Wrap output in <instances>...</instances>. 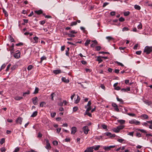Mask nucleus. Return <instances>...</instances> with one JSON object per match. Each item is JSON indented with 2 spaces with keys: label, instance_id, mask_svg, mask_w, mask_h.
Here are the masks:
<instances>
[{
  "label": "nucleus",
  "instance_id": "1",
  "mask_svg": "<svg viewBox=\"0 0 152 152\" xmlns=\"http://www.w3.org/2000/svg\"><path fill=\"white\" fill-rule=\"evenodd\" d=\"M152 47L146 46L144 50V52L146 53V54H149L152 51Z\"/></svg>",
  "mask_w": 152,
  "mask_h": 152
},
{
  "label": "nucleus",
  "instance_id": "2",
  "mask_svg": "<svg viewBox=\"0 0 152 152\" xmlns=\"http://www.w3.org/2000/svg\"><path fill=\"white\" fill-rule=\"evenodd\" d=\"M33 103L34 105H36L38 104V99L37 97H35L32 99Z\"/></svg>",
  "mask_w": 152,
  "mask_h": 152
},
{
  "label": "nucleus",
  "instance_id": "3",
  "mask_svg": "<svg viewBox=\"0 0 152 152\" xmlns=\"http://www.w3.org/2000/svg\"><path fill=\"white\" fill-rule=\"evenodd\" d=\"M23 118L20 117H18L16 120V122L17 124H21L22 122Z\"/></svg>",
  "mask_w": 152,
  "mask_h": 152
},
{
  "label": "nucleus",
  "instance_id": "4",
  "mask_svg": "<svg viewBox=\"0 0 152 152\" xmlns=\"http://www.w3.org/2000/svg\"><path fill=\"white\" fill-rule=\"evenodd\" d=\"M16 53L14 54V56L16 58H18L20 56V53L18 50L16 51Z\"/></svg>",
  "mask_w": 152,
  "mask_h": 152
},
{
  "label": "nucleus",
  "instance_id": "5",
  "mask_svg": "<svg viewBox=\"0 0 152 152\" xmlns=\"http://www.w3.org/2000/svg\"><path fill=\"white\" fill-rule=\"evenodd\" d=\"M83 130L84 133L86 134H87L88 133V131H89L88 127L87 126L83 127Z\"/></svg>",
  "mask_w": 152,
  "mask_h": 152
},
{
  "label": "nucleus",
  "instance_id": "6",
  "mask_svg": "<svg viewBox=\"0 0 152 152\" xmlns=\"http://www.w3.org/2000/svg\"><path fill=\"white\" fill-rule=\"evenodd\" d=\"M93 151L94 150L92 149V147H90L87 148L84 152H93Z\"/></svg>",
  "mask_w": 152,
  "mask_h": 152
},
{
  "label": "nucleus",
  "instance_id": "7",
  "mask_svg": "<svg viewBox=\"0 0 152 152\" xmlns=\"http://www.w3.org/2000/svg\"><path fill=\"white\" fill-rule=\"evenodd\" d=\"M46 145L45 147V148L47 149H50L51 147L50 143L48 141V140H47L46 141Z\"/></svg>",
  "mask_w": 152,
  "mask_h": 152
},
{
  "label": "nucleus",
  "instance_id": "8",
  "mask_svg": "<svg viewBox=\"0 0 152 152\" xmlns=\"http://www.w3.org/2000/svg\"><path fill=\"white\" fill-rule=\"evenodd\" d=\"M91 42H92L93 43L91 45V47L94 48L98 44V42L96 40H92V41Z\"/></svg>",
  "mask_w": 152,
  "mask_h": 152
},
{
  "label": "nucleus",
  "instance_id": "9",
  "mask_svg": "<svg viewBox=\"0 0 152 152\" xmlns=\"http://www.w3.org/2000/svg\"><path fill=\"white\" fill-rule=\"evenodd\" d=\"M77 131V128L75 127H73L71 128V134H74Z\"/></svg>",
  "mask_w": 152,
  "mask_h": 152
},
{
  "label": "nucleus",
  "instance_id": "10",
  "mask_svg": "<svg viewBox=\"0 0 152 152\" xmlns=\"http://www.w3.org/2000/svg\"><path fill=\"white\" fill-rule=\"evenodd\" d=\"M61 80L62 81L66 83H68L69 82V80L68 79H66L64 77H62Z\"/></svg>",
  "mask_w": 152,
  "mask_h": 152
},
{
  "label": "nucleus",
  "instance_id": "11",
  "mask_svg": "<svg viewBox=\"0 0 152 152\" xmlns=\"http://www.w3.org/2000/svg\"><path fill=\"white\" fill-rule=\"evenodd\" d=\"M91 147H92L93 150L94 149L95 150L97 151L99 149V148L100 147V145H97L96 146H91Z\"/></svg>",
  "mask_w": 152,
  "mask_h": 152
},
{
  "label": "nucleus",
  "instance_id": "12",
  "mask_svg": "<svg viewBox=\"0 0 152 152\" xmlns=\"http://www.w3.org/2000/svg\"><path fill=\"white\" fill-rule=\"evenodd\" d=\"M23 99V97L18 96H16L14 98V99L17 101H19Z\"/></svg>",
  "mask_w": 152,
  "mask_h": 152
},
{
  "label": "nucleus",
  "instance_id": "13",
  "mask_svg": "<svg viewBox=\"0 0 152 152\" xmlns=\"http://www.w3.org/2000/svg\"><path fill=\"white\" fill-rule=\"evenodd\" d=\"M61 72V71L60 70L58 69L54 70L53 71V73L56 75L60 73Z\"/></svg>",
  "mask_w": 152,
  "mask_h": 152
},
{
  "label": "nucleus",
  "instance_id": "14",
  "mask_svg": "<svg viewBox=\"0 0 152 152\" xmlns=\"http://www.w3.org/2000/svg\"><path fill=\"white\" fill-rule=\"evenodd\" d=\"M102 58L100 56H99L97 57L96 61H98V63L99 64L103 60L101 59Z\"/></svg>",
  "mask_w": 152,
  "mask_h": 152
},
{
  "label": "nucleus",
  "instance_id": "15",
  "mask_svg": "<svg viewBox=\"0 0 152 152\" xmlns=\"http://www.w3.org/2000/svg\"><path fill=\"white\" fill-rule=\"evenodd\" d=\"M80 100V97L78 95H77V99L75 100V103L76 104H77L79 103Z\"/></svg>",
  "mask_w": 152,
  "mask_h": 152
},
{
  "label": "nucleus",
  "instance_id": "16",
  "mask_svg": "<svg viewBox=\"0 0 152 152\" xmlns=\"http://www.w3.org/2000/svg\"><path fill=\"white\" fill-rule=\"evenodd\" d=\"M34 12L38 15H40L42 13V11L41 10H38L35 11Z\"/></svg>",
  "mask_w": 152,
  "mask_h": 152
},
{
  "label": "nucleus",
  "instance_id": "17",
  "mask_svg": "<svg viewBox=\"0 0 152 152\" xmlns=\"http://www.w3.org/2000/svg\"><path fill=\"white\" fill-rule=\"evenodd\" d=\"M46 103L44 102H41L39 104L40 106L41 107H43L45 106Z\"/></svg>",
  "mask_w": 152,
  "mask_h": 152
},
{
  "label": "nucleus",
  "instance_id": "18",
  "mask_svg": "<svg viewBox=\"0 0 152 152\" xmlns=\"http://www.w3.org/2000/svg\"><path fill=\"white\" fill-rule=\"evenodd\" d=\"M30 94V91L29 90H28L26 92L23 93V96H26V95H28Z\"/></svg>",
  "mask_w": 152,
  "mask_h": 152
},
{
  "label": "nucleus",
  "instance_id": "19",
  "mask_svg": "<svg viewBox=\"0 0 152 152\" xmlns=\"http://www.w3.org/2000/svg\"><path fill=\"white\" fill-rule=\"evenodd\" d=\"M37 111H35L33 113L31 116V117H34L37 115Z\"/></svg>",
  "mask_w": 152,
  "mask_h": 152
},
{
  "label": "nucleus",
  "instance_id": "20",
  "mask_svg": "<svg viewBox=\"0 0 152 152\" xmlns=\"http://www.w3.org/2000/svg\"><path fill=\"white\" fill-rule=\"evenodd\" d=\"M134 8L137 10H140L141 9V7L138 5L136 4L134 6Z\"/></svg>",
  "mask_w": 152,
  "mask_h": 152
},
{
  "label": "nucleus",
  "instance_id": "21",
  "mask_svg": "<svg viewBox=\"0 0 152 152\" xmlns=\"http://www.w3.org/2000/svg\"><path fill=\"white\" fill-rule=\"evenodd\" d=\"M91 40L89 39H87L85 42V45L86 46H87L88 44L90 43V42H91Z\"/></svg>",
  "mask_w": 152,
  "mask_h": 152
},
{
  "label": "nucleus",
  "instance_id": "22",
  "mask_svg": "<svg viewBox=\"0 0 152 152\" xmlns=\"http://www.w3.org/2000/svg\"><path fill=\"white\" fill-rule=\"evenodd\" d=\"M118 122L120 124H124L125 123V121L123 120H118Z\"/></svg>",
  "mask_w": 152,
  "mask_h": 152
},
{
  "label": "nucleus",
  "instance_id": "23",
  "mask_svg": "<svg viewBox=\"0 0 152 152\" xmlns=\"http://www.w3.org/2000/svg\"><path fill=\"white\" fill-rule=\"evenodd\" d=\"M2 11L3 12L5 15V16L6 17H7L8 16V14L4 8H2Z\"/></svg>",
  "mask_w": 152,
  "mask_h": 152
},
{
  "label": "nucleus",
  "instance_id": "24",
  "mask_svg": "<svg viewBox=\"0 0 152 152\" xmlns=\"http://www.w3.org/2000/svg\"><path fill=\"white\" fill-rule=\"evenodd\" d=\"M141 117L144 118V119H147L148 118V116L145 114L142 115L141 116Z\"/></svg>",
  "mask_w": 152,
  "mask_h": 152
},
{
  "label": "nucleus",
  "instance_id": "25",
  "mask_svg": "<svg viewBox=\"0 0 152 152\" xmlns=\"http://www.w3.org/2000/svg\"><path fill=\"white\" fill-rule=\"evenodd\" d=\"M66 35H67L68 37H74L75 36V35L72 34L70 33H66Z\"/></svg>",
  "mask_w": 152,
  "mask_h": 152
},
{
  "label": "nucleus",
  "instance_id": "26",
  "mask_svg": "<svg viewBox=\"0 0 152 152\" xmlns=\"http://www.w3.org/2000/svg\"><path fill=\"white\" fill-rule=\"evenodd\" d=\"M14 44L12 43V44L11 46L10 47L11 49V53H13V51H14Z\"/></svg>",
  "mask_w": 152,
  "mask_h": 152
},
{
  "label": "nucleus",
  "instance_id": "27",
  "mask_svg": "<svg viewBox=\"0 0 152 152\" xmlns=\"http://www.w3.org/2000/svg\"><path fill=\"white\" fill-rule=\"evenodd\" d=\"M69 47L67 48V50H66V55L67 56H69Z\"/></svg>",
  "mask_w": 152,
  "mask_h": 152
},
{
  "label": "nucleus",
  "instance_id": "28",
  "mask_svg": "<svg viewBox=\"0 0 152 152\" xmlns=\"http://www.w3.org/2000/svg\"><path fill=\"white\" fill-rule=\"evenodd\" d=\"M77 22L76 21H74V22H72L70 23V26H73L75 25H76L77 24Z\"/></svg>",
  "mask_w": 152,
  "mask_h": 152
},
{
  "label": "nucleus",
  "instance_id": "29",
  "mask_svg": "<svg viewBox=\"0 0 152 152\" xmlns=\"http://www.w3.org/2000/svg\"><path fill=\"white\" fill-rule=\"evenodd\" d=\"M124 125H121L117 126L118 130H119V131L121 129H123L124 128Z\"/></svg>",
  "mask_w": 152,
  "mask_h": 152
},
{
  "label": "nucleus",
  "instance_id": "30",
  "mask_svg": "<svg viewBox=\"0 0 152 152\" xmlns=\"http://www.w3.org/2000/svg\"><path fill=\"white\" fill-rule=\"evenodd\" d=\"M39 88L37 87H36L35 91L34 92V94H37L38 93Z\"/></svg>",
  "mask_w": 152,
  "mask_h": 152
},
{
  "label": "nucleus",
  "instance_id": "31",
  "mask_svg": "<svg viewBox=\"0 0 152 152\" xmlns=\"http://www.w3.org/2000/svg\"><path fill=\"white\" fill-rule=\"evenodd\" d=\"M117 99L118 101L120 102L122 104L124 103V101L123 100L119 98L118 97H117Z\"/></svg>",
  "mask_w": 152,
  "mask_h": 152
},
{
  "label": "nucleus",
  "instance_id": "32",
  "mask_svg": "<svg viewBox=\"0 0 152 152\" xmlns=\"http://www.w3.org/2000/svg\"><path fill=\"white\" fill-rule=\"evenodd\" d=\"M106 151H108L110 150V149L109 146L104 147L103 148Z\"/></svg>",
  "mask_w": 152,
  "mask_h": 152
},
{
  "label": "nucleus",
  "instance_id": "33",
  "mask_svg": "<svg viewBox=\"0 0 152 152\" xmlns=\"http://www.w3.org/2000/svg\"><path fill=\"white\" fill-rule=\"evenodd\" d=\"M38 38L36 36H35L33 38V39L35 41V42H34L35 43H37L38 42Z\"/></svg>",
  "mask_w": 152,
  "mask_h": 152
},
{
  "label": "nucleus",
  "instance_id": "34",
  "mask_svg": "<svg viewBox=\"0 0 152 152\" xmlns=\"http://www.w3.org/2000/svg\"><path fill=\"white\" fill-rule=\"evenodd\" d=\"M135 119H133L129 121V123L131 124H135Z\"/></svg>",
  "mask_w": 152,
  "mask_h": 152
},
{
  "label": "nucleus",
  "instance_id": "35",
  "mask_svg": "<svg viewBox=\"0 0 152 152\" xmlns=\"http://www.w3.org/2000/svg\"><path fill=\"white\" fill-rule=\"evenodd\" d=\"M144 102L146 104H148V105H150L151 104H152V102H151L145 101Z\"/></svg>",
  "mask_w": 152,
  "mask_h": 152
},
{
  "label": "nucleus",
  "instance_id": "36",
  "mask_svg": "<svg viewBox=\"0 0 152 152\" xmlns=\"http://www.w3.org/2000/svg\"><path fill=\"white\" fill-rule=\"evenodd\" d=\"M56 95L54 93H52L51 94L50 96L51 97V99L52 100H53V97L55 96Z\"/></svg>",
  "mask_w": 152,
  "mask_h": 152
},
{
  "label": "nucleus",
  "instance_id": "37",
  "mask_svg": "<svg viewBox=\"0 0 152 152\" xmlns=\"http://www.w3.org/2000/svg\"><path fill=\"white\" fill-rule=\"evenodd\" d=\"M130 14V12L129 11H127L124 12V15L125 16H127L128 15Z\"/></svg>",
  "mask_w": 152,
  "mask_h": 152
},
{
  "label": "nucleus",
  "instance_id": "38",
  "mask_svg": "<svg viewBox=\"0 0 152 152\" xmlns=\"http://www.w3.org/2000/svg\"><path fill=\"white\" fill-rule=\"evenodd\" d=\"M33 67V66L32 65H29L28 66L27 69L28 70H30L32 69Z\"/></svg>",
  "mask_w": 152,
  "mask_h": 152
},
{
  "label": "nucleus",
  "instance_id": "39",
  "mask_svg": "<svg viewBox=\"0 0 152 152\" xmlns=\"http://www.w3.org/2000/svg\"><path fill=\"white\" fill-rule=\"evenodd\" d=\"M129 29L128 28L126 27H124L122 30V31H127L129 30Z\"/></svg>",
  "mask_w": 152,
  "mask_h": 152
},
{
  "label": "nucleus",
  "instance_id": "40",
  "mask_svg": "<svg viewBox=\"0 0 152 152\" xmlns=\"http://www.w3.org/2000/svg\"><path fill=\"white\" fill-rule=\"evenodd\" d=\"M106 38L109 40V41L112 40L113 39V38L112 37L110 36H107L106 37Z\"/></svg>",
  "mask_w": 152,
  "mask_h": 152
},
{
  "label": "nucleus",
  "instance_id": "41",
  "mask_svg": "<svg viewBox=\"0 0 152 152\" xmlns=\"http://www.w3.org/2000/svg\"><path fill=\"white\" fill-rule=\"evenodd\" d=\"M113 131L116 133H118L120 131L118 130V128L117 127L116 128H114L113 129Z\"/></svg>",
  "mask_w": 152,
  "mask_h": 152
},
{
  "label": "nucleus",
  "instance_id": "42",
  "mask_svg": "<svg viewBox=\"0 0 152 152\" xmlns=\"http://www.w3.org/2000/svg\"><path fill=\"white\" fill-rule=\"evenodd\" d=\"M53 144L54 145H57L58 144V142L56 141H54L53 142Z\"/></svg>",
  "mask_w": 152,
  "mask_h": 152
},
{
  "label": "nucleus",
  "instance_id": "43",
  "mask_svg": "<svg viewBox=\"0 0 152 152\" xmlns=\"http://www.w3.org/2000/svg\"><path fill=\"white\" fill-rule=\"evenodd\" d=\"M142 28V26L141 23H140L137 26L138 29H141Z\"/></svg>",
  "mask_w": 152,
  "mask_h": 152
},
{
  "label": "nucleus",
  "instance_id": "44",
  "mask_svg": "<svg viewBox=\"0 0 152 152\" xmlns=\"http://www.w3.org/2000/svg\"><path fill=\"white\" fill-rule=\"evenodd\" d=\"M50 115H51V116L52 118H54L56 115V113L55 112L51 113H50Z\"/></svg>",
  "mask_w": 152,
  "mask_h": 152
},
{
  "label": "nucleus",
  "instance_id": "45",
  "mask_svg": "<svg viewBox=\"0 0 152 152\" xmlns=\"http://www.w3.org/2000/svg\"><path fill=\"white\" fill-rule=\"evenodd\" d=\"M5 142V139L4 138H2L1 139L0 143L1 145H2Z\"/></svg>",
  "mask_w": 152,
  "mask_h": 152
},
{
  "label": "nucleus",
  "instance_id": "46",
  "mask_svg": "<svg viewBox=\"0 0 152 152\" xmlns=\"http://www.w3.org/2000/svg\"><path fill=\"white\" fill-rule=\"evenodd\" d=\"M95 48H96V50L97 51H98L100 50V49H101V47L100 46H96Z\"/></svg>",
  "mask_w": 152,
  "mask_h": 152
},
{
  "label": "nucleus",
  "instance_id": "47",
  "mask_svg": "<svg viewBox=\"0 0 152 152\" xmlns=\"http://www.w3.org/2000/svg\"><path fill=\"white\" fill-rule=\"evenodd\" d=\"M11 66V64H9L7 67L6 69V71L7 72L9 70L10 67Z\"/></svg>",
  "mask_w": 152,
  "mask_h": 152
},
{
  "label": "nucleus",
  "instance_id": "48",
  "mask_svg": "<svg viewBox=\"0 0 152 152\" xmlns=\"http://www.w3.org/2000/svg\"><path fill=\"white\" fill-rule=\"evenodd\" d=\"M146 3L148 4V5L149 7H152V3L150 2L149 1H148L146 2Z\"/></svg>",
  "mask_w": 152,
  "mask_h": 152
},
{
  "label": "nucleus",
  "instance_id": "49",
  "mask_svg": "<svg viewBox=\"0 0 152 152\" xmlns=\"http://www.w3.org/2000/svg\"><path fill=\"white\" fill-rule=\"evenodd\" d=\"M119 20L120 22H123L124 21L125 19L121 17L119 18Z\"/></svg>",
  "mask_w": 152,
  "mask_h": 152
},
{
  "label": "nucleus",
  "instance_id": "50",
  "mask_svg": "<svg viewBox=\"0 0 152 152\" xmlns=\"http://www.w3.org/2000/svg\"><path fill=\"white\" fill-rule=\"evenodd\" d=\"M127 115L132 117H134L135 116V115L134 113H128Z\"/></svg>",
  "mask_w": 152,
  "mask_h": 152
},
{
  "label": "nucleus",
  "instance_id": "51",
  "mask_svg": "<svg viewBox=\"0 0 152 152\" xmlns=\"http://www.w3.org/2000/svg\"><path fill=\"white\" fill-rule=\"evenodd\" d=\"M78 110V107H75L73 108V112H75Z\"/></svg>",
  "mask_w": 152,
  "mask_h": 152
},
{
  "label": "nucleus",
  "instance_id": "52",
  "mask_svg": "<svg viewBox=\"0 0 152 152\" xmlns=\"http://www.w3.org/2000/svg\"><path fill=\"white\" fill-rule=\"evenodd\" d=\"M16 65H14L12 67H11V69L12 70H15V69L16 68Z\"/></svg>",
  "mask_w": 152,
  "mask_h": 152
},
{
  "label": "nucleus",
  "instance_id": "53",
  "mask_svg": "<svg viewBox=\"0 0 152 152\" xmlns=\"http://www.w3.org/2000/svg\"><path fill=\"white\" fill-rule=\"evenodd\" d=\"M46 59V58L45 56H43L41 58L40 62H42V61Z\"/></svg>",
  "mask_w": 152,
  "mask_h": 152
},
{
  "label": "nucleus",
  "instance_id": "54",
  "mask_svg": "<svg viewBox=\"0 0 152 152\" xmlns=\"http://www.w3.org/2000/svg\"><path fill=\"white\" fill-rule=\"evenodd\" d=\"M134 132H129V133L128 134L129 135L131 136L132 137H133V135H134Z\"/></svg>",
  "mask_w": 152,
  "mask_h": 152
},
{
  "label": "nucleus",
  "instance_id": "55",
  "mask_svg": "<svg viewBox=\"0 0 152 152\" xmlns=\"http://www.w3.org/2000/svg\"><path fill=\"white\" fill-rule=\"evenodd\" d=\"M110 15L111 16H114L115 15V11H112L110 13Z\"/></svg>",
  "mask_w": 152,
  "mask_h": 152
},
{
  "label": "nucleus",
  "instance_id": "56",
  "mask_svg": "<svg viewBox=\"0 0 152 152\" xmlns=\"http://www.w3.org/2000/svg\"><path fill=\"white\" fill-rule=\"evenodd\" d=\"M116 63L118 65H120V66H124V65L122 63H121L120 62L117 61L116 62Z\"/></svg>",
  "mask_w": 152,
  "mask_h": 152
},
{
  "label": "nucleus",
  "instance_id": "57",
  "mask_svg": "<svg viewBox=\"0 0 152 152\" xmlns=\"http://www.w3.org/2000/svg\"><path fill=\"white\" fill-rule=\"evenodd\" d=\"M140 124V122L139 121H136V120L135 121V124H136V125H139Z\"/></svg>",
  "mask_w": 152,
  "mask_h": 152
},
{
  "label": "nucleus",
  "instance_id": "58",
  "mask_svg": "<svg viewBox=\"0 0 152 152\" xmlns=\"http://www.w3.org/2000/svg\"><path fill=\"white\" fill-rule=\"evenodd\" d=\"M23 43L22 42H20L16 44V45L17 46H20L23 45Z\"/></svg>",
  "mask_w": 152,
  "mask_h": 152
},
{
  "label": "nucleus",
  "instance_id": "59",
  "mask_svg": "<svg viewBox=\"0 0 152 152\" xmlns=\"http://www.w3.org/2000/svg\"><path fill=\"white\" fill-rule=\"evenodd\" d=\"M19 150V148L18 147L16 148L13 152H18Z\"/></svg>",
  "mask_w": 152,
  "mask_h": 152
},
{
  "label": "nucleus",
  "instance_id": "60",
  "mask_svg": "<svg viewBox=\"0 0 152 152\" xmlns=\"http://www.w3.org/2000/svg\"><path fill=\"white\" fill-rule=\"evenodd\" d=\"M6 66V64H3L1 67V69H3Z\"/></svg>",
  "mask_w": 152,
  "mask_h": 152
},
{
  "label": "nucleus",
  "instance_id": "61",
  "mask_svg": "<svg viewBox=\"0 0 152 152\" xmlns=\"http://www.w3.org/2000/svg\"><path fill=\"white\" fill-rule=\"evenodd\" d=\"M109 4V3L105 2V3H104L103 5L102 6V7H105L107 5Z\"/></svg>",
  "mask_w": 152,
  "mask_h": 152
},
{
  "label": "nucleus",
  "instance_id": "62",
  "mask_svg": "<svg viewBox=\"0 0 152 152\" xmlns=\"http://www.w3.org/2000/svg\"><path fill=\"white\" fill-rule=\"evenodd\" d=\"M102 126L104 129H107V126L105 124H102Z\"/></svg>",
  "mask_w": 152,
  "mask_h": 152
},
{
  "label": "nucleus",
  "instance_id": "63",
  "mask_svg": "<svg viewBox=\"0 0 152 152\" xmlns=\"http://www.w3.org/2000/svg\"><path fill=\"white\" fill-rule=\"evenodd\" d=\"M42 134L39 132L38 133V135H37V137L40 138L42 137Z\"/></svg>",
  "mask_w": 152,
  "mask_h": 152
},
{
  "label": "nucleus",
  "instance_id": "64",
  "mask_svg": "<svg viewBox=\"0 0 152 152\" xmlns=\"http://www.w3.org/2000/svg\"><path fill=\"white\" fill-rule=\"evenodd\" d=\"M1 152H5L6 151V149L4 148H1Z\"/></svg>",
  "mask_w": 152,
  "mask_h": 152
}]
</instances>
